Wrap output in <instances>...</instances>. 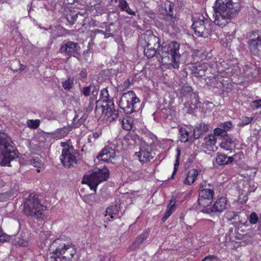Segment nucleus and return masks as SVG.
<instances>
[{"instance_id":"f257e3e1","label":"nucleus","mask_w":261,"mask_h":261,"mask_svg":"<svg viewBox=\"0 0 261 261\" xmlns=\"http://www.w3.org/2000/svg\"><path fill=\"white\" fill-rule=\"evenodd\" d=\"M41 248L47 247L54 254L47 258V261H72L76 253L75 245L69 240L63 238L54 239V236L50 231L40 233Z\"/></svg>"},{"instance_id":"f03ea898","label":"nucleus","mask_w":261,"mask_h":261,"mask_svg":"<svg viewBox=\"0 0 261 261\" xmlns=\"http://www.w3.org/2000/svg\"><path fill=\"white\" fill-rule=\"evenodd\" d=\"M144 45L151 47H159V54L162 60L165 59L166 57L170 59L171 66L175 68L178 69L180 64V54L179 53L180 44L176 41H172L165 45H160V39L152 33L146 35L143 40Z\"/></svg>"},{"instance_id":"7ed1b4c3","label":"nucleus","mask_w":261,"mask_h":261,"mask_svg":"<svg viewBox=\"0 0 261 261\" xmlns=\"http://www.w3.org/2000/svg\"><path fill=\"white\" fill-rule=\"evenodd\" d=\"M214 23L221 28L234 18L241 10V5L232 0H216L213 7Z\"/></svg>"},{"instance_id":"20e7f679","label":"nucleus","mask_w":261,"mask_h":261,"mask_svg":"<svg viewBox=\"0 0 261 261\" xmlns=\"http://www.w3.org/2000/svg\"><path fill=\"white\" fill-rule=\"evenodd\" d=\"M193 24L191 26L195 35L198 37H207L212 31V22L200 13L195 14L192 17Z\"/></svg>"},{"instance_id":"39448f33","label":"nucleus","mask_w":261,"mask_h":261,"mask_svg":"<svg viewBox=\"0 0 261 261\" xmlns=\"http://www.w3.org/2000/svg\"><path fill=\"white\" fill-rule=\"evenodd\" d=\"M24 212L28 216L33 217L37 219H43L44 216V206L41 204L38 198L32 194H30L24 202Z\"/></svg>"},{"instance_id":"423d86ee","label":"nucleus","mask_w":261,"mask_h":261,"mask_svg":"<svg viewBox=\"0 0 261 261\" xmlns=\"http://www.w3.org/2000/svg\"><path fill=\"white\" fill-rule=\"evenodd\" d=\"M141 106L140 99L133 91L123 93L120 101L119 107L126 114H132L139 111Z\"/></svg>"},{"instance_id":"0eeeda50","label":"nucleus","mask_w":261,"mask_h":261,"mask_svg":"<svg viewBox=\"0 0 261 261\" xmlns=\"http://www.w3.org/2000/svg\"><path fill=\"white\" fill-rule=\"evenodd\" d=\"M109 171L108 168L96 169L90 175H85L82 183L88 185L90 189L96 192L97 186L109 178Z\"/></svg>"},{"instance_id":"6e6552de","label":"nucleus","mask_w":261,"mask_h":261,"mask_svg":"<svg viewBox=\"0 0 261 261\" xmlns=\"http://www.w3.org/2000/svg\"><path fill=\"white\" fill-rule=\"evenodd\" d=\"M61 146L63 147L60 156V160L62 164L67 168L74 167L77 164L80 156L78 150L66 142H61Z\"/></svg>"},{"instance_id":"1a4fd4ad","label":"nucleus","mask_w":261,"mask_h":261,"mask_svg":"<svg viewBox=\"0 0 261 261\" xmlns=\"http://www.w3.org/2000/svg\"><path fill=\"white\" fill-rule=\"evenodd\" d=\"M202 189L199 193L198 202L200 206L203 208V210L207 208L212 202L214 197V190L211 188L213 186L211 184H207L205 181L200 185Z\"/></svg>"},{"instance_id":"9d476101","label":"nucleus","mask_w":261,"mask_h":261,"mask_svg":"<svg viewBox=\"0 0 261 261\" xmlns=\"http://www.w3.org/2000/svg\"><path fill=\"white\" fill-rule=\"evenodd\" d=\"M101 94L103 95L106 94L105 96L106 98L103 100L107 101L106 105L101 106L102 114L107 116L108 119H110V121L115 120L118 118L119 114L118 111L115 109L113 100L109 98L107 89L101 90Z\"/></svg>"},{"instance_id":"9b49d317","label":"nucleus","mask_w":261,"mask_h":261,"mask_svg":"<svg viewBox=\"0 0 261 261\" xmlns=\"http://www.w3.org/2000/svg\"><path fill=\"white\" fill-rule=\"evenodd\" d=\"M80 47L79 44L73 41H68L61 44L59 52L68 56V58L79 55Z\"/></svg>"},{"instance_id":"f8f14e48","label":"nucleus","mask_w":261,"mask_h":261,"mask_svg":"<svg viewBox=\"0 0 261 261\" xmlns=\"http://www.w3.org/2000/svg\"><path fill=\"white\" fill-rule=\"evenodd\" d=\"M252 37L248 41L249 49L254 55H258L261 52V32H253Z\"/></svg>"},{"instance_id":"ddd939ff","label":"nucleus","mask_w":261,"mask_h":261,"mask_svg":"<svg viewBox=\"0 0 261 261\" xmlns=\"http://www.w3.org/2000/svg\"><path fill=\"white\" fill-rule=\"evenodd\" d=\"M151 151V147L145 143H142L140 147V151L136 152V154L142 164L147 163L153 158Z\"/></svg>"},{"instance_id":"4468645a","label":"nucleus","mask_w":261,"mask_h":261,"mask_svg":"<svg viewBox=\"0 0 261 261\" xmlns=\"http://www.w3.org/2000/svg\"><path fill=\"white\" fill-rule=\"evenodd\" d=\"M227 200L226 198L221 197L218 198L210 208H206L204 210H201L203 213H222L225 209L227 208Z\"/></svg>"},{"instance_id":"2eb2a0df","label":"nucleus","mask_w":261,"mask_h":261,"mask_svg":"<svg viewBox=\"0 0 261 261\" xmlns=\"http://www.w3.org/2000/svg\"><path fill=\"white\" fill-rule=\"evenodd\" d=\"M13 143L6 134L0 133V153L14 150Z\"/></svg>"},{"instance_id":"dca6fc26","label":"nucleus","mask_w":261,"mask_h":261,"mask_svg":"<svg viewBox=\"0 0 261 261\" xmlns=\"http://www.w3.org/2000/svg\"><path fill=\"white\" fill-rule=\"evenodd\" d=\"M115 155V151L111 147L109 146L103 148L97 156L99 161L109 162L112 159H114Z\"/></svg>"},{"instance_id":"f3484780","label":"nucleus","mask_w":261,"mask_h":261,"mask_svg":"<svg viewBox=\"0 0 261 261\" xmlns=\"http://www.w3.org/2000/svg\"><path fill=\"white\" fill-rule=\"evenodd\" d=\"M1 154L3 155V158L1 162V165L3 166H11V161L18 157L17 151L15 150V149L1 153Z\"/></svg>"},{"instance_id":"a211bd4d","label":"nucleus","mask_w":261,"mask_h":261,"mask_svg":"<svg viewBox=\"0 0 261 261\" xmlns=\"http://www.w3.org/2000/svg\"><path fill=\"white\" fill-rule=\"evenodd\" d=\"M210 126L207 124L203 122L200 123L193 130V139L199 138L208 130Z\"/></svg>"},{"instance_id":"6ab92c4d","label":"nucleus","mask_w":261,"mask_h":261,"mask_svg":"<svg viewBox=\"0 0 261 261\" xmlns=\"http://www.w3.org/2000/svg\"><path fill=\"white\" fill-rule=\"evenodd\" d=\"M148 233L144 232L139 235L133 243L129 246V248L132 250L138 249L140 246L143 244L144 241L148 238Z\"/></svg>"},{"instance_id":"aec40b11","label":"nucleus","mask_w":261,"mask_h":261,"mask_svg":"<svg viewBox=\"0 0 261 261\" xmlns=\"http://www.w3.org/2000/svg\"><path fill=\"white\" fill-rule=\"evenodd\" d=\"M176 209V199L174 196L171 198L169 204L167 206V211L164 217L162 218L161 221L164 222L175 211Z\"/></svg>"},{"instance_id":"412c9836","label":"nucleus","mask_w":261,"mask_h":261,"mask_svg":"<svg viewBox=\"0 0 261 261\" xmlns=\"http://www.w3.org/2000/svg\"><path fill=\"white\" fill-rule=\"evenodd\" d=\"M234 159L233 157L227 156L226 154L223 153H217L215 158L217 164L219 165H225L231 163Z\"/></svg>"},{"instance_id":"4be33fe9","label":"nucleus","mask_w":261,"mask_h":261,"mask_svg":"<svg viewBox=\"0 0 261 261\" xmlns=\"http://www.w3.org/2000/svg\"><path fill=\"white\" fill-rule=\"evenodd\" d=\"M197 175L198 171L196 169H191L188 171L186 177L184 180V183L187 185L192 184L197 178Z\"/></svg>"},{"instance_id":"5701e85b","label":"nucleus","mask_w":261,"mask_h":261,"mask_svg":"<svg viewBox=\"0 0 261 261\" xmlns=\"http://www.w3.org/2000/svg\"><path fill=\"white\" fill-rule=\"evenodd\" d=\"M141 44L144 49V54L148 59L151 58L155 56L156 53V48L144 45L143 41H141Z\"/></svg>"},{"instance_id":"b1692460","label":"nucleus","mask_w":261,"mask_h":261,"mask_svg":"<svg viewBox=\"0 0 261 261\" xmlns=\"http://www.w3.org/2000/svg\"><path fill=\"white\" fill-rule=\"evenodd\" d=\"M118 6L122 11H125L130 15H135V12L129 7L128 4L125 0H117Z\"/></svg>"},{"instance_id":"393cba45","label":"nucleus","mask_w":261,"mask_h":261,"mask_svg":"<svg viewBox=\"0 0 261 261\" xmlns=\"http://www.w3.org/2000/svg\"><path fill=\"white\" fill-rule=\"evenodd\" d=\"M89 86L91 87V88H90V90L91 91V93L92 95L93 98H90L89 100V106L88 107L86 108L87 111H91V109H92L91 104H92L93 101V99L97 95L98 91H99V86H98L92 85V84H90Z\"/></svg>"},{"instance_id":"a878e982","label":"nucleus","mask_w":261,"mask_h":261,"mask_svg":"<svg viewBox=\"0 0 261 261\" xmlns=\"http://www.w3.org/2000/svg\"><path fill=\"white\" fill-rule=\"evenodd\" d=\"M234 145L235 143L232 139L226 137L220 144V147L226 150H229Z\"/></svg>"},{"instance_id":"bb28decb","label":"nucleus","mask_w":261,"mask_h":261,"mask_svg":"<svg viewBox=\"0 0 261 261\" xmlns=\"http://www.w3.org/2000/svg\"><path fill=\"white\" fill-rule=\"evenodd\" d=\"M179 134L180 135V140L181 142H186L188 141H193L192 136L189 137L190 133L184 128H181L179 129Z\"/></svg>"},{"instance_id":"cd10ccee","label":"nucleus","mask_w":261,"mask_h":261,"mask_svg":"<svg viewBox=\"0 0 261 261\" xmlns=\"http://www.w3.org/2000/svg\"><path fill=\"white\" fill-rule=\"evenodd\" d=\"M199 103L198 96L195 94H193L192 96V100L189 104V111L190 113H193L194 110L197 108V106Z\"/></svg>"},{"instance_id":"c85d7f7f","label":"nucleus","mask_w":261,"mask_h":261,"mask_svg":"<svg viewBox=\"0 0 261 261\" xmlns=\"http://www.w3.org/2000/svg\"><path fill=\"white\" fill-rule=\"evenodd\" d=\"M79 15L82 16V14L80 13L75 14L74 13L71 12L66 14L65 18L69 23L70 25H72L75 23Z\"/></svg>"},{"instance_id":"c756f323","label":"nucleus","mask_w":261,"mask_h":261,"mask_svg":"<svg viewBox=\"0 0 261 261\" xmlns=\"http://www.w3.org/2000/svg\"><path fill=\"white\" fill-rule=\"evenodd\" d=\"M133 119L129 117H126L122 120V125L124 129L130 130L132 128Z\"/></svg>"},{"instance_id":"7c9ffc66","label":"nucleus","mask_w":261,"mask_h":261,"mask_svg":"<svg viewBox=\"0 0 261 261\" xmlns=\"http://www.w3.org/2000/svg\"><path fill=\"white\" fill-rule=\"evenodd\" d=\"M86 118L83 116L80 117V114H75L73 119L72 124L74 127H79L85 121Z\"/></svg>"},{"instance_id":"2f4dec72","label":"nucleus","mask_w":261,"mask_h":261,"mask_svg":"<svg viewBox=\"0 0 261 261\" xmlns=\"http://www.w3.org/2000/svg\"><path fill=\"white\" fill-rule=\"evenodd\" d=\"M172 111L170 109L163 108L157 111L156 114L159 115L161 117L166 119L171 116Z\"/></svg>"},{"instance_id":"473e14b6","label":"nucleus","mask_w":261,"mask_h":261,"mask_svg":"<svg viewBox=\"0 0 261 261\" xmlns=\"http://www.w3.org/2000/svg\"><path fill=\"white\" fill-rule=\"evenodd\" d=\"M118 212V208L117 205L110 206L107 208L105 216H107L108 215H111V218L113 219L114 217L112 215L117 214Z\"/></svg>"},{"instance_id":"72a5a7b5","label":"nucleus","mask_w":261,"mask_h":261,"mask_svg":"<svg viewBox=\"0 0 261 261\" xmlns=\"http://www.w3.org/2000/svg\"><path fill=\"white\" fill-rule=\"evenodd\" d=\"M193 94L191 87L183 86L180 89V95L181 97H186L188 95L192 97L193 96Z\"/></svg>"},{"instance_id":"f704fd0d","label":"nucleus","mask_w":261,"mask_h":261,"mask_svg":"<svg viewBox=\"0 0 261 261\" xmlns=\"http://www.w3.org/2000/svg\"><path fill=\"white\" fill-rule=\"evenodd\" d=\"M238 213L233 211H227L225 214V217L227 221H230L232 220L239 219V216L238 215Z\"/></svg>"},{"instance_id":"c9c22d12","label":"nucleus","mask_w":261,"mask_h":261,"mask_svg":"<svg viewBox=\"0 0 261 261\" xmlns=\"http://www.w3.org/2000/svg\"><path fill=\"white\" fill-rule=\"evenodd\" d=\"M177 155H176V159L175 161V163H174V170H173L172 175L171 176V179L174 178V175L178 168V166L179 165V160L180 156V150L179 149H177Z\"/></svg>"},{"instance_id":"e433bc0d","label":"nucleus","mask_w":261,"mask_h":261,"mask_svg":"<svg viewBox=\"0 0 261 261\" xmlns=\"http://www.w3.org/2000/svg\"><path fill=\"white\" fill-rule=\"evenodd\" d=\"M73 80L68 77L65 81L62 82V86L65 90L71 89L73 86Z\"/></svg>"},{"instance_id":"4c0bfd02","label":"nucleus","mask_w":261,"mask_h":261,"mask_svg":"<svg viewBox=\"0 0 261 261\" xmlns=\"http://www.w3.org/2000/svg\"><path fill=\"white\" fill-rule=\"evenodd\" d=\"M205 141L206 145L212 146L215 145L216 138L214 135H208L207 137L205 138Z\"/></svg>"},{"instance_id":"58836bf2","label":"nucleus","mask_w":261,"mask_h":261,"mask_svg":"<svg viewBox=\"0 0 261 261\" xmlns=\"http://www.w3.org/2000/svg\"><path fill=\"white\" fill-rule=\"evenodd\" d=\"M66 130L67 129L65 127L59 128L57 129L56 131L54 133V135L56 137L61 138L67 135V132H66Z\"/></svg>"},{"instance_id":"ea45409f","label":"nucleus","mask_w":261,"mask_h":261,"mask_svg":"<svg viewBox=\"0 0 261 261\" xmlns=\"http://www.w3.org/2000/svg\"><path fill=\"white\" fill-rule=\"evenodd\" d=\"M214 133L215 136L227 137V132L221 127L216 128L214 130Z\"/></svg>"},{"instance_id":"a19ab883","label":"nucleus","mask_w":261,"mask_h":261,"mask_svg":"<svg viewBox=\"0 0 261 261\" xmlns=\"http://www.w3.org/2000/svg\"><path fill=\"white\" fill-rule=\"evenodd\" d=\"M30 164L37 168H41L43 166L42 161L38 158L31 159L30 160Z\"/></svg>"},{"instance_id":"79ce46f5","label":"nucleus","mask_w":261,"mask_h":261,"mask_svg":"<svg viewBox=\"0 0 261 261\" xmlns=\"http://www.w3.org/2000/svg\"><path fill=\"white\" fill-rule=\"evenodd\" d=\"M15 244L22 247H26L29 245L28 241L26 239L20 238H18L15 240Z\"/></svg>"},{"instance_id":"37998d69","label":"nucleus","mask_w":261,"mask_h":261,"mask_svg":"<svg viewBox=\"0 0 261 261\" xmlns=\"http://www.w3.org/2000/svg\"><path fill=\"white\" fill-rule=\"evenodd\" d=\"M91 87L90 86H85L83 88H80V92L81 95H84L85 97H88L91 94Z\"/></svg>"},{"instance_id":"c03bdc74","label":"nucleus","mask_w":261,"mask_h":261,"mask_svg":"<svg viewBox=\"0 0 261 261\" xmlns=\"http://www.w3.org/2000/svg\"><path fill=\"white\" fill-rule=\"evenodd\" d=\"M40 123V121L38 119L36 120H29L27 122V124L28 126L32 128H37Z\"/></svg>"},{"instance_id":"a18cd8bd","label":"nucleus","mask_w":261,"mask_h":261,"mask_svg":"<svg viewBox=\"0 0 261 261\" xmlns=\"http://www.w3.org/2000/svg\"><path fill=\"white\" fill-rule=\"evenodd\" d=\"M248 219L250 223L252 224H256L258 222V217L255 212L251 213Z\"/></svg>"},{"instance_id":"49530a36","label":"nucleus","mask_w":261,"mask_h":261,"mask_svg":"<svg viewBox=\"0 0 261 261\" xmlns=\"http://www.w3.org/2000/svg\"><path fill=\"white\" fill-rule=\"evenodd\" d=\"M165 20L169 22V24L172 25L176 21V18L173 14H167L165 17Z\"/></svg>"},{"instance_id":"de8ad7c7","label":"nucleus","mask_w":261,"mask_h":261,"mask_svg":"<svg viewBox=\"0 0 261 261\" xmlns=\"http://www.w3.org/2000/svg\"><path fill=\"white\" fill-rule=\"evenodd\" d=\"M220 126L223 128L227 132L232 127V124L230 121H226L221 123Z\"/></svg>"},{"instance_id":"09e8293b","label":"nucleus","mask_w":261,"mask_h":261,"mask_svg":"<svg viewBox=\"0 0 261 261\" xmlns=\"http://www.w3.org/2000/svg\"><path fill=\"white\" fill-rule=\"evenodd\" d=\"M250 106L253 109L261 108V99L252 101L250 104Z\"/></svg>"},{"instance_id":"8fccbe9b","label":"nucleus","mask_w":261,"mask_h":261,"mask_svg":"<svg viewBox=\"0 0 261 261\" xmlns=\"http://www.w3.org/2000/svg\"><path fill=\"white\" fill-rule=\"evenodd\" d=\"M10 240V236L5 232H4L3 229L0 228V241L1 242H7Z\"/></svg>"},{"instance_id":"3c124183","label":"nucleus","mask_w":261,"mask_h":261,"mask_svg":"<svg viewBox=\"0 0 261 261\" xmlns=\"http://www.w3.org/2000/svg\"><path fill=\"white\" fill-rule=\"evenodd\" d=\"M253 119V117H243L241 122L240 123V126H244L249 124Z\"/></svg>"},{"instance_id":"603ef678","label":"nucleus","mask_w":261,"mask_h":261,"mask_svg":"<svg viewBox=\"0 0 261 261\" xmlns=\"http://www.w3.org/2000/svg\"><path fill=\"white\" fill-rule=\"evenodd\" d=\"M14 63L18 64L20 67L18 69H15L13 67V64H11L10 69L13 71V72H16L18 71H22L25 69V67L23 65L21 64L19 62L15 61Z\"/></svg>"},{"instance_id":"864d4df0","label":"nucleus","mask_w":261,"mask_h":261,"mask_svg":"<svg viewBox=\"0 0 261 261\" xmlns=\"http://www.w3.org/2000/svg\"><path fill=\"white\" fill-rule=\"evenodd\" d=\"M202 67H204V66L201 65H199L198 66H192V71L194 73H196L198 75H201V71L202 70Z\"/></svg>"},{"instance_id":"5fc2aeb1","label":"nucleus","mask_w":261,"mask_h":261,"mask_svg":"<svg viewBox=\"0 0 261 261\" xmlns=\"http://www.w3.org/2000/svg\"><path fill=\"white\" fill-rule=\"evenodd\" d=\"M87 72L86 69H83L79 73V79L81 80L84 81L87 79Z\"/></svg>"},{"instance_id":"6e6d98bb","label":"nucleus","mask_w":261,"mask_h":261,"mask_svg":"<svg viewBox=\"0 0 261 261\" xmlns=\"http://www.w3.org/2000/svg\"><path fill=\"white\" fill-rule=\"evenodd\" d=\"M201 261H217V258L215 256L210 255L205 257Z\"/></svg>"},{"instance_id":"4d7b16f0","label":"nucleus","mask_w":261,"mask_h":261,"mask_svg":"<svg viewBox=\"0 0 261 261\" xmlns=\"http://www.w3.org/2000/svg\"><path fill=\"white\" fill-rule=\"evenodd\" d=\"M99 261H110V258L107 256L100 255L98 256Z\"/></svg>"},{"instance_id":"13d9d810","label":"nucleus","mask_w":261,"mask_h":261,"mask_svg":"<svg viewBox=\"0 0 261 261\" xmlns=\"http://www.w3.org/2000/svg\"><path fill=\"white\" fill-rule=\"evenodd\" d=\"M195 158L196 155L195 154L193 153L191 154L188 159V163L191 164L193 162V161L195 159Z\"/></svg>"},{"instance_id":"bf43d9fd","label":"nucleus","mask_w":261,"mask_h":261,"mask_svg":"<svg viewBox=\"0 0 261 261\" xmlns=\"http://www.w3.org/2000/svg\"><path fill=\"white\" fill-rule=\"evenodd\" d=\"M201 66H204V67H202V70L201 71V75H199L200 76H202L204 75V72L207 70V67H206V65L205 64H203L202 65H201Z\"/></svg>"},{"instance_id":"052dcab7","label":"nucleus","mask_w":261,"mask_h":261,"mask_svg":"<svg viewBox=\"0 0 261 261\" xmlns=\"http://www.w3.org/2000/svg\"><path fill=\"white\" fill-rule=\"evenodd\" d=\"M130 85V83L129 80L128 79L124 82L123 86L124 87V88H127L129 87Z\"/></svg>"},{"instance_id":"680f3d73","label":"nucleus","mask_w":261,"mask_h":261,"mask_svg":"<svg viewBox=\"0 0 261 261\" xmlns=\"http://www.w3.org/2000/svg\"><path fill=\"white\" fill-rule=\"evenodd\" d=\"M99 136H100V134L98 133H97V132H95V133H94L92 134V137H91V139L93 138H94V140H96Z\"/></svg>"},{"instance_id":"e2e57ef3","label":"nucleus","mask_w":261,"mask_h":261,"mask_svg":"<svg viewBox=\"0 0 261 261\" xmlns=\"http://www.w3.org/2000/svg\"><path fill=\"white\" fill-rule=\"evenodd\" d=\"M95 33H102L103 35L106 36V32H104L102 30L96 29L94 31Z\"/></svg>"},{"instance_id":"0e129e2a","label":"nucleus","mask_w":261,"mask_h":261,"mask_svg":"<svg viewBox=\"0 0 261 261\" xmlns=\"http://www.w3.org/2000/svg\"><path fill=\"white\" fill-rule=\"evenodd\" d=\"M113 34L112 33H108L106 32V35L105 36V38H108L110 36L113 37Z\"/></svg>"},{"instance_id":"69168bd1","label":"nucleus","mask_w":261,"mask_h":261,"mask_svg":"<svg viewBox=\"0 0 261 261\" xmlns=\"http://www.w3.org/2000/svg\"><path fill=\"white\" fill-rule=\"evenodd\" d=\"M172 10H173V6H172L171 5H170L169 7V10L170 12H172Z\"/></svg>"},{"instance_id":"338daca9","label":"nucleus","mask_w":261,"mask_h":261,"mask_svg":"<svg viewBox=\"0 0 261 261\" xmlns=\"http://www.w3.org/2000/svg\"><path fill=\"white\" fill-rule=\"evenodd\" d=\"M114 2H115V3H117V0H111V3H113Z\"/></svg>"},{"instance_id":"774afa93","label":"nucleus","mask_w":261,"mask_h":261,"mask_svg":"<svg viewBox=\"0 0 261 261\" xmlns=\"http://www.w3.org/2000/svg\"><path fill=\"white\" fill-rule=\"evenodd\" d=\"M106 31H107V32H109V31H110V28L107 29L106 30Z\"/></svg>"}]
</instances>
